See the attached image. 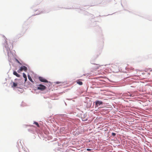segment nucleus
Returning <instances> with one entry per match:
<instances>
[{"mask_svg": "<svg viewBox=\"0 0 152 152\" xmlns=\"http://www.w3.org/2000/svg\"><path fill=\"white\" fill-rule=\"evenodd\" d=\"M16 61L17 62L20 64H21V63L19 62V61L17 59H16Z\"/></svg>", "mask_w": 152, "mask_h": 152, "instance_id": "nucleus-13", "label": "nucleus"}, {"mask_svg": "<svg viewBox=\"0 0 152 152\" xmlns=\"http://www.w3.org/2000/svg\"><path fill=\"white\" fill-rule=\"evenodd\" d=\"M60 83L59 82H56V83L57 84H59Z\"/></svg>", "mask_w": 152, "mask_h": 152, "instance_id": "nucleus-15", "label": "nucleus"}, {"mask_svg": "<svg viewBox=\"0 0 152 152\" xmlns=\"http://www.w3.org/2000/svg\"><path fill=\"white\" fill-rule=\"evenodd\" d=\"M86 150L87 151H91V149H89V148H87Z\"/></svg>", "mask_w": 152, "mask_h": 152, "instance_id": "nucleus-14", "label": "nucleus"}, {"mask_svg": "<svg viewBox=\"0 0 152 152\" xmlns=\"http://www.w3.org/2000/svg\"><path fill=\"white\" fill-rule=\"evenodd\" d=\"M125 96H130V97L133 96L132 95V94H131V93L130 92H128L125 94Z\"/></svg>", "mask_w": 152, "mask_h": 152, "instance_id": "nucleus-6", "label": "nucleus"}, {"mask_svg": "<svg viewBox=\"0 0 152 152\" xmlns=\"http://www.w3.org/2000/svg\"><path fill=\"white\" fill-rule=\"evenodd\" d=\"M76 82L77 83L80 85H82L83 84V83L81 81H80L79 80H77Z\"/></svg>", "mask_w": 152, "mask_h": 152, "instance_id": "nucleus-8", "label": "nucleus"}, {"mask_svg": "<svg viewBox=\"0 0 152 152\" xmlns=\"http://www.w3.org/2000/svg\"><path fill=\"white\" fill-rule=\"evenodd\" d=\"M34 124L36 125L38 127H39V125L38 123L36 122H34Z\"/></svg>", "mask_w": 152, "mask_h": 152, "instance_id": "nucleus-11", "label": "nucleus"}, {"mask_svg": "<svg viewBox=\"0 0 152 152\" xmlns=\"http://www.w3.org/2000/svg\"><path fill=\"white\" fill-rule=\"evenodd\" d=\"M112 135L113 137L115 136V135H116V134L115 133H112Z\"/></svg>", "mask_w": 152, "mask_h": 152, "instance_id": "nucleus-12", "label": "nucleus"}, {"mask_svg": "<svg viewBox=\"0 0 152 152\" xmlns=\"http://www.w3.org/2000/svg\"><path fill=\"white\" fill-rule=\"evenodd\" d=\"M95 104L96 105V106H99L101 104H102L103 102L101 101H97L96 102Z\"/></svg>", "mask_w": 152, "mask_h": 152, "instance_id": "nucleus-4", "label": "nucleus"}, {"mask_svg": "<svg viewBox=\"0 0 152 152\" xmlns=\"http://www.w3.org/2000/svg\"><path fill=\"white\" fill-rule=\"evenodd\" d=\"M12 84H13L11 86L13 88H16L18 85V83H17L13 82Z\"/></svg>", "mask_w": 152, "mask_h": 152, "instance_id": "nucleus-5", "label": "nucleus"}, {"mask_svg": "<svg viewBox=\"0 0 152 152\" xmlns=\"http://www.w3.org/2000/svg\"><path fill=\"white\" fill-rule=\"evenodd\" d=\"M23 76L25 78V82L27 80V77L26 75L24 73H23Z\"/></svg>", "mask_w": 152, "mask_h": 152, "instance_id": "nucleus-9", "label": "nucleus"}, {"mask_svg": "<svg viewBox=\"0 0 152 152\" xmlns=\"http://www.w3.org/2000/svg\"><path fill=\"white\" fill-rule=\"evenodd\" d=\"M28 78L29 79V80L31 81V82H33L32 80V79L31 77L29 75H28Z\"/></svg>", "mask_w": 152, "mask_h": 152, "instance_id": "nucleus-10", "label": "nucleus"}, {"mask_svg": "<svg viewBox=\"0 0 152 152\" xmlns=\"http://www.w3.org/2000/svg\"><path fill=\"white\" fill-rule=\"evenodd\" d=\"M46 88V86L42 84H40L38 86L37 89L41 91H43Z\"/></svg>", "mask_w": 152, "mask_h": 152, "instance_id": "nucleus-2", "label": "nucleus"}, {"mask_svg": "<svg viewBox=\"0 0 152 152\" xmlns=\"http://www.w3.org/2000/svg\"><path fill=\"white\" fill-rule=\"evenodd\" d=\"M39 80L42 82H45V83H48V81L46 79H45L44 78L42 77H39Z\"/></svg>", "mask_w": 152, "mask_h": 152, "instance_id": "nucleus-3", "label": "nucleus"}, {"mask_svg": "<svg viewBox=\"0 0 152 152\" xmlns=\"http://www.w3.org/2000/svg\"><path fill=\"white\" fill-rule=\"evenodd\" d=\"M24 71L25 72H26L27 71V68L26 67L23 66H21L20 68L18 70V73H20L23 71Z\"/></svg>", "mask_w": 152, "mask_h": 152, "instance_id": "nucleus-1", "label": "nucleus"}, {"mask_svg": "<svg viewBox=\"0 0 152 152\" xmlns=\"http://www.w3.org/2000/svg\"><path fill=\"white\" fill-rule=\"evenodd\" d=\"M13 74L14 75H15L18 77H20V75L18 74L17 72L15 71H14L13 72Z\"/></svg>", "mask_w": 152, "mask_h": 152, "instance_id": "nucleus-7", "label": "nucleus"}]
</instances>
